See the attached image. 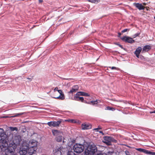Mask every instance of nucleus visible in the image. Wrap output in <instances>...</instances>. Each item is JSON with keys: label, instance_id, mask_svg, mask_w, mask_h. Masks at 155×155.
<instances>
[{"label": "nucleus", "instance_id": "nucleus-27", "mask_svg": "<svg viewBox=\"0 0 155 155\" xmlns=\"http://www.w3.org/2000/svg\"><path fill=\"white\" fill-rule=\"evenodd\" d=\"M67 155H75V154L72 151H70L68 153Z\"/></svg>", "mask_w": 155, "mask_h": 155}, {"label": "nucleus", "instance_id": "nucleus-11", "mask_svg": "<svg viewBox=\"0 0 155 155\" xmlns=\"http://www.w3.org/2000/svg\"><path fill=\"white\" fill-rule=\"evenodd\" d=\"M136 150L138 151H139L140 152H143L146 154H150V151H148V150H146L144 149L141 148H136Z\"/></svg>", "mask_w": 155, "mask_h": 155}, {"label": "nucleus", "instance_id": "nucleus-20", "mask_svg": "<svg viewBox=\"0 0 155 155\" xmlns=\"http://www.w3.org/2000/svg\"><path fill=\"white\" fill-rule=\"evenodd\" d=\"M88 1L92 3H97L100 2V0H88Z\"/></svg>", "mask_w": 155, "mask_h": 155}, {"label": "nucleus", "instance_id": "nucleus-28", "mask_svg": "<svg viewBox=\"0 0 155 155\" xmlns=\"http://www.w3.org/2000/svg\"><path fill=\"white\" fill-rule=\"evenodd\" d=\"M140 33H137L135 34V35H133V38H135L136 37L140 35Z\"/></svg>", "mask_w": 155, "mask_h": 155}, {"label": "nucleus", "instance_id": "nucleus-21", "mask_svg": "<svg viewBox=\"0 0 155 155\" xmlns=\"http://www.w3.org/2000/svg\"><path fill=\"white\" fill-rule=\"evenodd\" d=\"M9 129L11 131H13L14 130L17 131L18 128L16 127H9Z\"/></svg>", "mask_w": 155, "mask_h": 155}, {"label": "nucleus", "instance_id": "nucleus-5", "mask_svg": "<svg viewBox=\"0 0 155 155\" xmlns=\"http://www.w3.org/2000/svg\"><path fill=\"white\" fill-rule=\"evenodd\" d=\"M61 122V120L58 121H50L47 123V124L50 127H55L59 126Z\"/></svg>", "mask_w": 155, "mask_h": 155}, {"label": "nucleus", "instance_id": "nucleus-12", "mask_svg": "<svg viewBox=\"0 0 155 155\" xmlns=\"http://www.w3.org/2000/svg\"><path fill=\"white\" fill-rule=\"evenodd\" d=\"M142 50V48L141 47H139L136 49L134 53L137 58H139V55Z\"/></svg>", "mask_w": 155, "mask_h": 155}, {"label": "nucleus", "instance_id": "nucleus-7", "mask_svg": "<svg viewBox=\"0 0 155 155\" xmlns=\"http://www.w3.org/2000/svg\"><path fill=\"white\" fill-rule=\"evenodd\" d=\"M121 39L123 41L130 43H133L134 41L132 38L130 37L125 36L121 37Z\"/></svg>", "mask_w": 155, "mask_h": 155}, {"label": "nucleus", "instance_id": "nucleus-6", "mask_svg": "<svg viewBox=\"0 0 155 155\" xmlns=\"http://www.w3.org/2000/svg\"><path fill=\"white\" fill-rule=\"evenodd\" d=\"M112 139L110 137L106 136L104 137L103 141L107 145H110L111 142L112 141Z\"/></svg>", "mask_w": 155, "mask_h": 155}, {"label": "nucleus", "instance_id": "nucleus-40", "mask_svg": "<svg viewBox=\"0 0 155 155\" xmlns=\"http://www.w3.org/2000/svg\"><path fill=\"white\" fill-rule=\"evenodd\" d=\"M143 5H146V3H143Z\"/></svg>", "mask_w": 155, "mask_h": 155}, {"label": "nucleus", "instance_id": "nucleus-24", "mask_svg": "<svg viewBox=\"0 0 155 155\" xmlns=\"http://www.w3.org/2000/svg\"><path fill=\"white\" fill-rule=\"evenodd\" d=\"M82 92H78L76 94V95L75 96H78L81 95L82 96Z\"/></svg>", "mask_w": 155, "mask_h": 155}, {"label": "nucleus", "instance_id": "nucleus-23", "mask_svg": "<svg viewBox=\"0 0 155 155\" xmlns=\"http://www.w3.org/2000/svg\"><path fill=\"white\" fill-rule=\"evenodd\" d=\"M107 109L106 110H111L112 111H114L115 110V109L113 107H106Z\"/></svg>", "mask_w": 155, "mask_h": 155}, {"label": "nucleus", "instance_id": "nucleus-38", "mask_svg": "<svg viewBox=\"0 0 155 155\" xmlns=\"http://www.w3.org/2000/svg\"><path fill=\"white\" fill-rule=\"evenodd\" d=\"M118 37H120L121 35V33H118Z\"/></svg>", "mask_w": 155, "mask_h": 155}, {"label": "nucleus", "instance_id": "nucleus-4", "mask_svg": "<svg viewBox=\"0 0 155 155\" xmlns=\"http://www.w3.org/2000/svg\"><path fill=\"white\" fill-rule=\"evenodd\" d=\"M73 149L76 153H80L84 150V147L83 145L77 143L74 145Z\"/></svg>", "mask_w": 155, "mask_h": 155}, {"label": "nucleus", "instance_id": "nucleus-32", "mask_svg": "<svg viewBox=\"0 0 155 155\" xmlns=\"http://www.w3.org/2000/svg\"><path fill=\"white\" fill-rule=\"evenodd\" d=\"M97 155H107V154L106 153H101L98 154Z\"/></svg>", "mask_w": 155, "mask_h": 155}, {"label": "nucleus", "instance_id": "nucleus-13", "mask_svg": "<svg viewBox=\"0 0 155 155\" xmlns=\"http://www.w3.org/2000/svg\"><path fill=\"white\" fill-rule=\"evenodd\" d=\"M79 87L78 85H76L73 86L69 92V93H73L77 91Z\"/></svg>", "mask_w": 155, "mask_h": 155}, {"label": "nucleus", "instance_id": "nucleus-25", "mask_svg": "<svg viewBox=\"0 0 155 155\" xmlns=\"http://www.w3.org/2000/svg\"><path fill=\"white\" fill-rule=\"evenodd\" d=\"M83 95H82V96H89L90 95L88 94V93L82 92V94Z\"/></svg>", "mask_w": 155, "mask_h": 155}, {"label": "nucleus", "instance_id": "nucleus-31", "mask_svg": "<svg viewBox=\"0 0 155 155\" xmlns=\"http://www.w3.org/2000/svg\"><path fill=\"white\" fill-rule=\"evenodd\" d=\"M127 30H129V29H125L122 31V32L123 33H124L126 32Z\"/></svg>", "mask_w": 155, "mask_h": 155}, {"label": "nucleus", "instance_id": "nucleus-14", "mask_svg": "<svg viewBox=\"0 0 155 155\" xmlns=\"http://www.w3.org/2000/svg\"><path fill=\"white\" fill-rule=\"evenodd\" d=\"M101 102V101L100 100H97L95 101H91L90 102L87 103L90 104H92V105H97L99 103H100Z\"/></svg>", "mask_w": 155, "mask_h": 155}, {"label": "nucleus", "instance_id": "nucleus-18", "mask_svg": "<svg viewBox=\"0 0 155 155\" xmlns=\"http://www.w3.org/2000/svg\"><path fill=\"white\" fill-rule=\"evenodd\" d=\"M74 100L75 101L80 100L83 102L84 100V98L82 97H79L78 96H74Z\"/></svg>", "mask_w": 155, "mask_h": 155}, {"label": "nucleus", "instance_id": "nucleus-19", "mask_svg": "<svg viewBox=\"0 0 155 155\" xmlns=\"http://www.w3.org/2000/svg\"><path fill=\"white\" fill-rule=\"evenodd\" d=\"M62 139V137L61 135L57 136L56 138V140L58 142H60L61 141Z\"/></svg>", "mask_w": 155, "mask_h": 155}, {"label": "nucleus", "instance_id": "nucleus-22", "mask_svg": "<svg viewBox=\"0 0 155 155\" xmlns=\"http://www.w3.org/2000/svg\"><path fill=\"white\" fill-rule=\"evenodd\" d=\"M24 114V113H18V114H15V115L13 116H12L11 117H18V116H19L20 115H22Z\"/></svg>", "mask_w": 155, "mask_h": 155}, {"label": "nucleus", "instance_id": "nucleus-30", "mask_svg": "<svg viewBox=\"0 0 155 155\" xmlns=\"http://www.w3.org/2000/svg\"><path fill=\"white\" fill-rule=\"evenodd\" d=\"M68 121L71 122L72 123H75L76 122L73 119H69L67 120Z\"/></svg>", "mask_w": 155, "mask_h": 155}, {"label": "nucleus", "instance_id": "nucleus-41", "mask_svg": "<svg viewBox=\"0 0 155 155\" xmlns=\"http://www.w3.org/2000/svg\"><path fill=\"white\" fill-rule=\"evenodd\" d=\"M119 46L121 48H122V46H121V45H119Z\"/></svg>", "mask_w": 155, "mask_h": 155}, {"label": "nucleus", "instance_id": "nucleus-3", "mask_svg": "<svg viewBox=\"0 0 155 155\" xmlns=\"http://www.w3.org/2000/svg\"><path fill=\"white\" fill-rule=\"evenodd\" d=\"M16 147V144L14 143L13 144H10L9 146L5 150V154L6 155H12Z\"/></svg>", "mask_w": 155, "mask_h": 155}, {"label": "nucleus", "instance_id": "nucleus-2", "mask_svg": "<svg viewBox=\"0 0 155 155\" xmlns=\"http://www.w3.org/2000/svg\"><path fill=\"white\" fill-rule=\"evenodd\" d=\"M97 151V147L94 144L89 145L85 149V153L86 155H93Z\"/></svg>", "mask_w": 155, "mask_h": 155}, {"label": "nucleus", "instance_id": "nucleus-39", "mask_svg": "<svg viewBox=\"0 0 155 155\" xmlns=\"http://www.w3.org/2000/svg\"><path fill=\"white\" fill-rule=\"evenodd\" d=\"M39 2H43V0H39Z\"/></svg>", "mask_w": 155, "mask_h": 155}, {"label": "nucleus", "instance_id": "nucleus-26", "mask_svg": "<svg viewBox=\"0 0 155 155\" xmlns=\"http://www.w3.org/2000/svg\"><path fill=\"white\" fill-rule=\"evenodd\" d=\"M4 133V130L2 128H0V136Z\"/></svg>", "mask_w": 155, "mask_h": 155}, {"label": "nucleus", "instance_id": "nucleus-43", "mask_svg": "<svg viewBox=\"0 0 155 155\" xmlns=\"http://www.w3.org/2000/svg\"><path fill=\"white\" fill-rule=\"evenodd\" d=\"M8 117L7 116V117Z\"/></svg>", "mask_w": 155, "mask_h": 155}, {"label": "nucleus", "instance_id": "nucleus-36", "mask_svg": "<svg viewBox=\"0 0 155 155\" xmlns=\"http://www.w3.org/2000/svg\"><path fill=\"white\" fill-rule=\"evenodd\" d=\"M150 154H152V155H155V152H150Z\"/></svg>", "mask_w": 155, "mask_h": 155}, {"label": "nucleus", "instance_id": "nucleus-35", "mask_svg": "<svg viewBox=\"0 0 155 155\" xmlns=\"http://www.w3.org/2000/svg\"><path fill=\"white\" fill-rule=\"evenodd\" d=\"M6 145H7V144L5 143V144L4 145H1V144H0V147H1V146H2L3 147H5L6 146Z\"/></svg>", "mask_w": 155, "mask_h": 155}, {"label": "nucleus", "instance_id": "nucleus-29", "mask_svg": "<svg viewBox=\"0 0 155 155\" xmlns=\"http://www.w3.org/2000/svg\"><path fill=\"white\" fill-rule=\"evenodd\" d=\"M59 90L58 89V87H55L54 89V94L56 93V92L58 91Z\"/></svg>", "mask_w": 155, "mask_h": 155}, {"label": "nucleus", "instance_id": "nucleus-33", "mask_svg": "<svg viewBox=\"0 0 155 155\" xmlns=\"http://www.w3.org/2000/svg\"><path fill=\"white\" fill-rule=\"evenodd\" d=\"M110 68L111 69H117V68L116 67H110Z\"/></svg>", "mask_w": 155, "mask_h": 155}, {"label": "nucleus", "instance_id": "nucleus-9", "mask_svg": "<svg viewBox=\"0 0 155 155\" xmlns=\"http://www.w3.org/2000/svg\"><path fill=\"white\" fill-rule=\"evenodd\" d=\"M37 148L31 147H28L27 149V153H28L30 155H32V154L35 153L37 150Z\"/></svg>", "mask_w": 155, "mask_h": 155}, {"label": "nucleus", "instance_id": "nucleus-10", "mask_svg": "<svg viewBox=\"0 0 155 155\" xmlns=\"http://www.w3.org/2000/svg\"><path fill=\"white\" fill-rule=\"evenodd\" d=\"M81 127L83 130H87L91 128V125L89 124L84 123L82 124Z\"/></svg>", "mask_w": 155, "mask_h": 155}, {"label": "nucleus", "instance_id": "nucleus-34", "mask_svg": "<svg viewBox=\"0 0 155 155\" xmlns=\"http://www.w3.org/2000/svg\"><path fill=\"white\" fill-rule=\"evenodd\" d=\"M100 129L101 128H100L98 127V128H96L94 129V130H96L97 131H98V130H99V129Z\"/></svg>", "mask_w": 155, "mask_h": 155}, {"label": "nucleus", "instance_id": "nucleus-17", "mask_svg": "<svg viewBox=\"0 0 155 155\" xmlns=\"http://www.w3.org/2000/svg\"><path fill=\"white\" fill-rule=\"evenodd\" d=\"M52 132L53 135L58 136L59 135H61L62 134L61 131L57 130H53Z\"/></svg>", "mask_w": 155, "mask_h": 155}, {"label": "nucleus", "instance_id": "nucleus-42", "mask_svg": "<svg viewBox=\"0 0 155 155\" xmlns=\"http://www.w3.org/2000/svg\"><path fill=\"white\" fill-rule=\"evenodd\" d=\"M100 133H102V134H103V132L101 131H100L99 132Z\"/></svg>", "mask_w": 155, "mask_h": 155}, {"label": "nucleus", "instance_id": "nucleus-16", "mask_svg": "<svg viewBox=\"0 0 155 155\" xmlns=\"http://www.w3.org/2000/svg\"><path fill=\"white\" fill-rule=\"evenodd\" d=\"M151 49V47L149 45H146L143 48L142 52H145L149 51Z\"/></svg>", "mask_w": 155, "mask_h": 155}, {"label": "nucleus", "instance_id": "nucleus-15", "mask_svg": "<svg viewBox=\"0 0 155 155\" xmlns=\"http://www.w3.org/2000/svg\"><path fill=\"white\" fill-rule=\"evenodd\" d=\"M134 4L135 7L140 10H143L145 8V7L142 5L141 4L137 3Z\"/></svg>", "mask_w": 155, "mask_h": 155}, {"label": "nucleus", "instance_id": "nucleus-37", "mask_svg": "<svg viewBox=\"0 0 155 155\" xmlns=\"http://www.w3.org/2000/svg\"><path fill=\"white\" fill-rule=\"evenodd\" d=\"M150 114H152V113H155V110H154L153 111H150Z\"/></svg>", "mask_w": 155, "mask_h": 155}, {"label": "nucleus", "instance_id": "nucleus-8", "mask_svg": "<svg viewBox=\"0 0 155 155\" xmlns=\"http://www.w3.org/2000/svg\"><path fill=\"white\" fill-rule=\"evenodd\" d=\"M58 92L60 94V95L58 97H53V98L61 100H64L65 98V97L64 94L62 93V90H59L58 91Z\"/></svg>", "mask_w": 155, "mask_h": 155}, {"label": "nucleus", "instance_id": "nucleus-1", "mask_svg": "<svg viewBox=\"0 0 155 155\" xmlns=\"http://www.w3.org/2000/svg\"><path fill=\"white\" fill-rule=\"evenodd\" d=\"M28 147L37 148V143L36 141H24L20 148L19 153L20 155H25L27 153Z\"/></svg>", "mask_w": 155, "mask_h": 155}]
</instances>
